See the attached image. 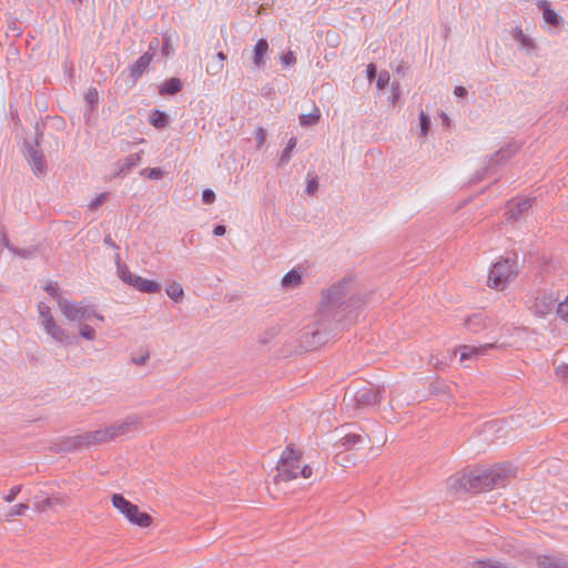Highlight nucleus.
<instances>
[{
    "label": "nucleus",
    "instance_id": "f3484780",
    "mask_svg": "<svg viewBox=\"0 0 568 568\" xmlns=\"http://www.w3.org/2000/svg\"><path fill=\"white\" fill-rule=\"evenodd\" d=\"M538 7L542 11L544 20L548 24L557 28V27H559L564 22V19L557 12H555L551 9V6H550L549 1L540 0L538 2Z\"/></svg>",
    "mask_w": 568,
    "mask_h": 568
},
{
    "label": "nucleus",
    "instance_id": "864d4df0",
    "mask_svg": "<svg viewBox=\"0 0 568 568\" xmlns=\"http://www.w3.org/2000/svg\"><path fill=\"white\" fill-rule=\"evenodd\" d=\"M0 244L4 247H7L11 253L13 252L14 247L10 241L7 239L6 234H2V237L0 239Z\"/></svg>",
    "mask_w": 568,
    "mask_h": 568
},
{
    "label": "nucleus",
    "instance_id": "72a5a7b5",
    "mask_svg": "<svg viewBox=\"0 0 568 568\" xmlns=\"http://www.w3.org/2000/svg\"><path fill=\"white\" fill-rule=\"evenodd\" d=\"M38 312L42 325L45 324L48 320H54L51 314L50 307L44 302H40L38 304Z\"/></svg>",
    "mask_w": 568,
    "mask_h": 568
},
{
    "label": "nucleus",
    "instance_id": "ddd939ff",
    "mask_svg": "<svg viewBox=\"0 0 568 568\" xmlns=\"http://www.w3.org/2000/svg\"><path fill=\"white\" fill-rule=\"evenodd\" d=\"M489 324L490 321L481 313H474L464 322L466 329L474 334L483 332Z\"/></svg>",
    "mask_w": 568,
    "mask_h": 568
},
{
    "label": "nucleus",
    "instance_id": "5fc2aeb1",
    "mask_svg": "<svg viewBox=\"0 0 568 568\" xmlns=\"http://www.w3.org/2000/svg\"><path fill=\"white\" fill-rule=\"evenodd\" d=\"M367 78L373 80L376 77V67L374 63H369L366 69Z\"/></svg>",
    "mask_w": 568,
    "mask_h": 568
},
{
    "label": "nucleus",
    "instance_id": "f704fd0d",
    "mask_svg": "<svg viewBox=\"0 0 568 568\" xmlns=\"http://www.w3.org/2000/svg\"><path fill=\"white\" fill-rule=\"evenodd\" d=\"M29 509V505L26 503H20L13 506L10 511L6 515L7 520L14 516H23L24 513Z\"/></svg>",
    "mask_w": 568,
    "mask_h": 568
},
{
    "label": "nucleus",
    "instance_id": "6e6552de",
    "mask_svg": "<svg viewBox=\"0 0 568 568\" xmlns=\"http://www.w3.org/2000/svg\"><path fill=\"white\" fill-rule=\"evenodd\" d=\"M102 438L100 430H91L82 434L68 436L59 443V452H77L88 448L92 445H101Z\"/></svg>",
    "mask_w": 568,
    "mask_h": 568
},
{
    "label": "nucleus",
    "instance_id": "c85d7f7f",
    "mask_svg": "<svg viewBox=\"0 0 568 568\" xmlns=\"http://www.w3.org/2000/svg\"><path fill=\"white\" fill-rule=\"evenodd\" d=\"M150 123L156 129H163L169 123V116L166 113L155 110L150 118Z\"/></svg>",
    "mask_w": 568,
    "mask_h": 568
},
{
    "label": "nucleus",
    "instance_id": "20e7f679",
    "mask_svg": "<svg viewBox=\"0 0 568 568\" xmlns=\"http://www.w3.org/2000/svg\"><path fill=\"white\" fill-rule=\"evenodd\" d=\"M301 452L286 447L277 466V476L284 481L295 479L298 476L310 478L313 474L312 467L308 465L301 466Z\"/></svg>",
    "mask_w": 568,
    "mask_h": 568
},
{
    "label": "nucleus",
    "instance_id": "6e6d98bb",
    "mask_svg": "<svg viewBox=\"0 0 568 568\" xmlns=\"http://www.w3.org/2000/svg\"><path fill=\"white\" fill-rule=\"evenodd\" d=\"M148 359H149V354H145L140 357H133L132 363L140 366V365H144Z\"/></svg>",
    "mask_w": 568,
    "mask_h": 568
},
{
    "label": "nucleus",
    "instance_id": "09e8293b",
    "mask_svg": "<svg viewBox=\"0 0 568 568\" xmlns=\"http://www.w3.org/2000/svg\"><path fill=\"white\" fill-rule=\"evenodd\" d=\"M202 201L205 204L213 203L215 201V193H214V191H212L210 189L204 190L203 193H202Z\"/></svg>",
    "mask_w": 568,
    "mask_h": 568
},
{
    "label": "nucleus",
    "instance_id": "39448f33",
    "mask_svg": "<svg viewBox=\"0 0 568 568\" xmlns=\"http://www.w3.org/2000/svg\"><path fill=\"white\" fill-rule=\"evenodd\" d=\"M58 306L63 316L70 322H83L97 318L100 322L104 321V316L99 314L92 304H88L84 301L73 302L60 297L58 300Z\"/></svg>",
    "mask_w": 568,
    "mask_h": 568
},
{
    "label": "nucleus",
    "instance_id": "e2e57ef3",
    "mask_svg": "<svg viewBox=\"0 0 568 568\" xmlns=\"http://www.w3.org/2000/svg\"><path fill=\"white\" fill-rule=\"evenodd\" d=\"M429 364H432L435 368L442 369V367L445 365L440 363L436 357L432 356L429 359Z\"/></svg>",
    "mask_w": 568,
    "mask_h": 568
},
{
    "label": "nucleus",
    "instance_id": "f8f14e48",
    "mask_svg": "<svg viewBox=\"0 0 568 568\" xmlns=\"http://www.w3.org/2000/svg\"><path fill=\"white\" fill-rule=\"evenodd\" d=\"M45 333L58 344L68 346L74 343L75 336L69 334V332L60 326L54 320H48L42 325Z\"/></svg>",
    "mask_w": 568,
    "mask_h": 568
},
{
    "label": "nucleus",
    "instance_id": "4c0bfd02",
    "mask_svg": "<svg viewBox=\"0 0 568 568\" xmlns=\"http://www.w3.org/2000/svg\"><path fill=\"white\" fill-rule=\"evenodd\" d=\"M85 101L91 105L93 109L99 101V93L95 88H90L88 92L85 93Z\"/></svg>",
    "mask_w": 568,
    "mask_h": 568
},
{
    "label": "nucleus",
    "instance_id": "423d86ee",
    "mask_svg": "<svg viewBox=\"0 0 568 568\" xmlns=\"http://www.w3.org/2000/svg\"><path fill=\"white\" fill-rule=\"evenodd\" d=\"M112 505L116 508L131 524L146 528L152 524V517L140 511L139 507L125 499L120 494H114L111 498Z\"/></svg>",
    "mask_w": 568,
    "mask_h": 568
},
{
    "label": "nucleus",
    "instance_id": "9d476101",
    "mask_svg": "<svg viewBox=\"0 0 568 568\" xmlns=\"http://www.w3.org/2000/svg\"><path fill=\"white\" fill-rule=\"evenodd\" d=\"M42 138V132L39 131L38 125L36 126V138L32 142L26 140L24 141V156L29 162L33 173L36 175H44L47 173V165L44 162L43 153L40 149V139Z\"/></svg>",
    "mask_w": 568,
    "mask_h": 568
},
{
    "label": "nucleus",
    "instance_id": "473e14b6",
    "mask_svg": "<svg viewBox=\"0 0 568 568\" xmlns=\"http://www.w3.org/2000/svg\"><path fill=\"white\" fill-rule=\"evenodd\" d=\"M79 335L87 341H94L97 337L95 331L89 324H80Z\"/></svg>",
    "mask_w": 568,
    "mask_h": 568
},
{
    "label": "nucleus",
    "instance_id": "0e129e2a",
    "mask_svg": "<svg viewBox=\"0 0 568 568\" xmlns=\"http://www.w3.org/2000/svg\"><path fill=\"white\" fill-rule=\"evenodd\" d=\"M216 58L219 59V62L223 63V61L226 59V55L223 52H219Z\"/></svg>",
    "mask_w": 568,
    "mask_h": 568
},
{
    "label": "nucleus",
    "instance_id": "37998d69",
    "mask_svg": "<svg viewBox=\"0 0 568 568\" xmlns=\"http://www.w3.org/2000/svg\"><path fill=\"white\" fill-rule=\"evenodd\" d=\"M44 290L52 297L57 298V301L61 297L58 292V284L54 282H48L44 286Z\"/></svg>",
    "mask_w": 568,
    "mask_h": 568
},
{
    "label": "nucleus",
    "instance_id": "6ab92c4d",
    "mask_svg": "<svg viewBox=\"0 0 568 568\" xmlns=\"http://www.w3.org/2000/svg\"><path fill=\"white\" fill-rule=\"evenodd\" d=\"M267 51H268V42L263 38L257 40L256 44L254 45V50H253V63H254L255 68H257V69L264 68V65H265L264 55L267 53Z\"/></svg>",
    "mask_w": 568,
    "mask_h": 568
},
{
    "label": "nucleus",
    "instance_id": "4be33fe9",
    "mask_svg": "<svg viewBox=\"0 0 568 568\" xmlns=\"http://www.w3.org/2000/svg\"><path fill=\"white\" fill-rule=\"evenodd\" d=\"M182 90V82L179 78L168 79L159 89L161 95H174Z\"/></svg>",
    "mask_w": 568,
    "mask_h": 568
},
{
    "label": "nucleus",
    "instance_id": "bb28decb",
    "mask_svg": "<svg viewBox=\"0 0 568 568\" xmlns=\"http://www.w3.org/2000/svg\"><path fill=\"white\" fill-rule=\"evenodd\" d=\"M363 443V437L358 434H346L343 436L337 444H339L345 449H352L355 446Z\"/></svg>",
    "mask_w": 568,
    "mask_h": 568
},
{
    "label": "nucleus",
    "instance_id": "f03ea898",
    "mask_svg": "<svg viewBox=\"0 0 568 568\" xmlns=\"http://www.w3.org/2000/svg\"><path fill=\"white\" fill-rule=\"evenodd\" d=\"M506 481V474L499 468L484 470L477 474L453 476L448 479L449 487L455 491L464 490L474 493L504 487Z\"/></svg>",
    "mask_w": 568,
    "mask_h": 568
},
{
    "label": "nucleus",
    "instance_id": "a211bd4d",
    "mask_svg": "<svg viewBox=\"0 0 568 568\" xmlns=\"http://www.w3.org/2000/svg\"><path fill=\"white\" fill-rule=\"evenodd\" d=\"M68 504H69V498L67 496H53V497H48L40 503H37L34 505V507H36L37 511L44 513L45 510H48L49 508H52L54 506L67 507Z\"/></svg>",
    "mask_w": 568,
    "mask_h": 568
},
{
    "label": "nucleus",
    "instance_id": "a878e982",
    "mask_svg": "<svg viewBox=\"0 0 568 568\" xmlns=\"http://www.w3.org/2000/svg\"><path fill=\"white\" fill-rule=\"evenodd\" d=\"M302 283V276L296 270L287 272L282 278V285L286 288H295Z\"/></svg>",
    "mask_w": 568,
    "mask_h": 568
},
{
    "label": "nucleus",
    "instance_id": "1a4fd4ad",
    "mask_svg": "<svg viewBox=\"0 0 568 568\" xmlns=\"http://www.w3.org/2000/svg\"><path fill=\"white\" fill-rule=\"evenodd\" d=\"M347 398L349 402L354 403L355 408L373 407L381 402V389L372 384H367L355 392L348 389L344 396V402Z\"/></svg>",
    "mask_w": 568,
    "mask_h": 568
},
{
    "label": "nucleus",
    "instance_id": "603ef678",
    "mask_svg": "<svg viewBox=\"0 0 568 568\" xmlns=\"http://www.w3.org/2000/svg\"><path fill=\"white\" fill-rule=\"evenodd\" d=\"M222 69H223V63L217 62V63H213L212 65L207 67V72L211 74H217L222 71Z\"/></svg>",
    "mask_w": 568,
    "mask_h": 568
},
{
    "label": "nucleus",
    "instance_id": "4468645a",
    "mask_svg": "<svg viewBox=\"0 0 568 568\" xmlns=\"http://www.w3.org/2000/svg\"><path fill=\"white\" fill-rule=\"evenodd\" d=\"M495 344H484L480 346H470V345H463L458 347V351L460 352V362H465L469 358H477L480 356H484L488 349L495 348Z\"/></svg>",
    "mask_w": 568,
    "mask_h": 568
},
{
    "label": "nucleus",
    "instance_id": "8fccbe9b",
    "mask_svg": "<svg viewBox=\"0 0 568 568\" xmlns=\"http://www.w3.org/2000/svg\"><path fill=\"white\" fill-rule=\"evenodd\" d=\"M255 139L257 141V146L261 148L266 139V131L263 128H258L255 132Z\"/></svg>",
    "mask_w": 568,
    "mask_h": 568
},
{
    "label": "nucleus",
    "instance_id": "e433bc0d",
    "mask_svg": "<svg viewBox=\"0 0 568 568\" xmlns=\"http://www.w3.org/2000/svg\"><path fill=\"white\" fill-rule=\"evenodd\" d=\"M558 316L568 323V295L566 298L557 305Z\"/></svg>",
    "mask_w": 568,
    "mask_h": 568
},
{
    "label": "nucleus",
    "instance_id": "cd10ccee",
    "mask_svg": "<svg viewBox=\"0 0 568 568\" xmlns=\"http://www.w3.org/2000/svg\"><path fill=\"white\" fill-rule=\"evenodd\" d=\"M165 291L168 296L175 302L182 301L184 296V290L182 285L178 282H172L171 284H169Z\"/></svg>",
    "mask_w": 568,
    "mask_h": 568
},
{
    "label": "nucleus",
    "instance_id": "4d7b16f0",
    "mask_svg": "<svg viewBox=\"0 0 568 568\" xmlns=\"http://www.w3.org/2000/svg\"><path fill=\"white\" fill-rule=\"evenodd\" d=\"M225 233H226V227L222 224H219L213 229V234L215 236H223Z\"/></svg>",
    "mask_w": 568,
    "mask_h": 568
},
{
    "label": "nucleus",
    "instance_id": "2eb2a0df",
    "mask_svg": "<svg viewBox=\"0 0 568 568\" xmlns=\"http://www.w3.org/2000/svg\"><path fill=\"white\" fill-rule=\"evenodd\" d=\"M153 60V54L150 52H144L130 68V77L133 82H136L138 79L146 71L150 63Z\"/></svg>",
    "mask_w": 568,
    "mask_h": 568
},
{
    "label": "nucleus",
    "instance_id": "a19ab883",
    "mask_svg": "<svg viewBox=\"0 0 568 568\" xmlns=\"http://www.w3.org/2000/svg\"><path fill=\"white\" fill-rule=\"evenodd\" d=\"M161 52H162V55H164V57H169L173 52V48H172V44H171V39L168 36L163 37V43H162Z\"/></svg>",
    "mask_w": 568,
    "mask_h": 568
},
{
    "label": "nucleus",
    "instance_id": "13d9d810",
    "mask_svg": "<svg viewBox=\"0 0 568 568\" xmlns=\"http://www.w3.org/2000/svg\"><path fill=\"white\" fill-rule=\"evenodd\" d=\"M103 243L110 247H113L115 250H119V246L115 244V242L112 240L111 235L108 234L104 236Z\"/></svg>",
    "mask_w": 568,
    "mask_h": 568
},
{
    "label": "nucleus",
    "instance_id": "052dcab7",
    "mask_svg": "<svg viewBox=\"0 0 568 568\" xmlns=\"http://www.w3.org/2000/svg\"><path fill=\"white\" fill-rule=\"evenodd\" d=\"M160 41L156 37L152 38V40L149 43V50L150 51H156L159 49Z\"/></svg>",
    "mask_w": 568,
    "mask_h": 568
},
{
    "label": "nucleus",
    "instance_id": "3c124183",
    "mask_svg": "<svg viewBox=\"0 0 568 568\" xmlns=\"http://www.w3.org/2000/svg\"><path fill=\"white\" fill-rule=\"evenodd\" d=\"M278 329L276 327H272L265 332V336L260 338L262 344L267 343L271 338H273L277 334Z\"/></svg>",
    "mask_w": 568,
    "mask_h": 568
},
{
    "label": "nucleus",
    "instance_id": "de8ad7c7",
    "mask_svg": "<svg viewBox=\"0 0 568 568\" xmlns=\"http://www.w3.org/2000/svg\"><path fill=\"white\" fill-rule=\"evenodd\" d=\"M388 81H389V74L387 72L379 73L377 82H376L377 88L381 90L385 89V87L388 84Z\"/></svg>",
    "mask_w": 568,
    "mask_h": 568
},
{
    "label": "nucleus",
    "instance_id": "aec40b11",
    "mask_svg": "<svg viewBox=\"0 0 568 568\" xmlns=\"http://www.w3.org/2000/svg\"><path fill=\"white\" fill-rule=\"evenodd\" d=\"M132 286L142 293H158L161 290L158 282L143 278L139 275L134 280V284Z\"/></svg>",
    "mask_w": 568,
    "mask_h": 568
},
{
    "label": "nucleus",
    "instance_id": "79ce46f5",
    "mask_svg": "<svg viewBox=\"0 0 568 568\" xmlns=\"http://www.w3.org/2000/svg\"><path fill=\"white\" fill-rule=\"evenodd\" d=\"M142 173L151 180H159L163 176V171L160 168L146 169Z\"/></svg>",
    "mask_w": 568,
    "mask_h": 568
},
{
    "label": "nucleus",
    "instance_id": "9b49d317",
    "mask_svg": "<svg viewBox=\"0 0 568 568\" xmlns=\"http://www.w3.org/2000/svg\"><path fill=\"white\" fill-rule=\"evenodd\" d=\"M558 298L551 293L538 292L534 296L528 305L529 311L537 317H546L551 314L555 310L557 311Z\"/></svg>",
    "mask_w": 568,
    "mask_h": 568
},
{
    "label": "nucleus",
    "instance_id": "ea45409f",
    "mask_svg": "<svg viewBox=\"0 0 568 568\" xmlns=\"http://www.w3.org/2000/svg\"><path fill=\"white\" fill-rule=\"evenodd\" d=\"M108 197V193H100L99 195H97L94 199H92L89 203V207L91 210H95L98 209L100 205H102V203L106 200Z\"/></svg>",
    "mask_w": 568,
    "mask_h": 568
},
{
    "label": "nucleus",
    "instance_id": "bf43d9fd",
    "mask_svg": "<svg viewBox=\"0 0 568 568\" xmlns=\"http://www.w3.org/2000/svg\"><path fill=\"white\" fill-rule=\"evenodd\" d=\"M454 93L458 98H464L467 95V90L466 88L459 85L455 88Z\"/></svg>",
    "mask_w": 568,
    "mask_h": 568
},
{
    "label": "nucleus",
    "instance_id": "c9c22d12",
    "mask_svg": "<svg viewBox=\"0 0 568 568\" xmlns=\"http://www.w3.org/2000/svg\"><path fill=\"white\" fill-rule=\"evenodd\" d=\"M419 124H420V134L423 136H426L430 129V119L424 111H422L419 113Z\"/></svg>",
    "mask_w": 568,
    "mask_h": 568
},
{
    "label": "nucleus",
    "instance_id": "b1692460",
    "mask_svg": "<svg viewBox=\"0 0 568 568\" xmlns=\"http://www.w3.org/2000/svg\"><path fill=\"white\" fill-rule=\"evenodd\" d=\"M141 161V156L139 153L129 154L126 158L123 159V161L119 162V170L116 172V175L125 174L131 169L136 166Z\"/></svg>",
    "mask_w": 568,
    "mask_h": 568
},
{
    "label": "nucleus",
    "instance_id": "c03bdc74",
    "mask_svg": "<svg viewBox=\"0 0 568 568\" xmlns=\"http://www.w3.org/2000/svg\"><path fill=\"white\" fill-rule=\"evenodd\" d=\"M36 252V248H18V247H14L13 250V254L17 255V256H20V257H32L33 254Z\"/></svg>",
    "mask_w": 568,
    "mask_h": 568
},
{
    "label": "nucleus",
    "instance_id": "58836bf2",
    "mask_svg": "<svg viewBox=\"0 0 568 568\" xmlns=\"http://www.w3.org/2000/svg\"><path fill=\"white\" fill-rule=\"evenodd\" d=\"M317 189H318V180H317V176L314 175L307 180L305 192L308 195H314L316 193Z\"/></svg>",
    "mask_w": 568,
    "mask_h": 568
},
{
    "label": "nucleus",
    "instance_id": "a18cd8bd",
    "mask_svg": "<svg viewBox=\"0 0 568 568\" xmlns=\"http://www.w3.org/2000/svg\"><path fill=\"white\" fill-rule=\"evenodd\" d=\"M281 61L285 67H290L296 63V58L292 51H288L281 57Z\"/></svg>",
    "mask_w": 568,
    "mask_h": 568
},
{
    "label": "nucleus",
    "instance_id": "393cba45",
    "mask_svg": "<svg viewBox=\"0 0 568 568\" xmlns=\"http://www.w3.org/2000/svg\"><path fill=\"white\" fill-rule=\"evenodd\" d=\"M513 38L521 45V48L530 51L535 48V43L534 41L528 38L521 28L519 27H516L514 30H513Z\"/></svg>",
    "mask_w": 568,
    "mask_h": 568
},
{
    "label": "nucleus",
    "instance_id": "5701e85b",
    "mask_svg": "<svg viewBox=\"0 0 568 568\" xmlns=\"http://www.w3.org/2000/svg\"><path fill=\"white\" fill-rule=\"evenodd\" d=\"M115 263L119 277L128 285L132 286L134 284V280L136 278V274L130 272L126 265L121 263L120 254L115 255Z\"/></svg>",
    "mask_w": 568,
    "mask_h": 568
},
{
    "label": "nucleus",
    "instance_id": "f257e3e1",
    "mask_svg": "<svg viewBox=\"0 0 568 568\" xmlns=\"http://www.w3.org/2000/svg\"><path fill=\"white\" fill-rule=\"evenodd\" d=\"M356 302L352 278L345 277L333 284L322 293L316 326L306 329L303 337L312 346L326 343L328 335L348 320Z\"/></svg>",
    "mask_w": 568,
    "mask_h": 568
},
{
    "label": "nucleus",
    "instance_id": "2f4dec72",
    "mask_svg": "<svg viewBox=\"0 0 568 568\" xmlns=\"http://www.w3.org/2000/svg\"><path fill=\"white\" fill-rule=\"evenodd\" d=\"M516 152H517V148L508 146L506 149H501L495 153L491 161H495L496 163L505 162L506 160L511 158Z\"/></svg>",
    "mask_w": 568,
    "mask_h": 568
},
{
    "label": "nucleus",
    "instance_id": "680f3d73",
    "mask_svg": "<svg viewBox=\"0 0 568 568\" xmlns=\"http://www.w3.org/2000/svg\"><path fill=\"white\" fill-rule=\"evenodd\" d=\"M556 373L559 376L566 377L567 374H568V366H566V365L557 366L556 367Z\"/></svg>",
    "mask_w": 568,
    "mask_h": 568
},
{
    "label": "nucleus",
    "instance_id": "0eeeda50",
    "mask_svg": "<svg viewBox=\"0 0 568 568\" xmlns=\"http://www.w3.org/2000/svg\"><path fill=\"white\" fill-rule=\"evenodd\" d=\"M142 423V417L135 414L126 416L124 419L116 420L113 424L100 428V434L102 438V443H109L111 440H114L115 438L126 435L135 429L139 428V426Z\"/></svg>",
    "mask_w": 568,
    "mask_h": 568
},
{
    "label": "nucleus",
    "instance_id": "c756f323",
    "mask_svg": "<svg viewBox=\"0 0 568 568\" xmlns=\"http://www.w3.org/2000/svg\"><path fill=\"white\" fill-rule=\"evenodd\" d=\"M296 143H297V139L296 138H291L286 148L283 150L281 156H280V161H278V165H285L290 162L291 160V156H292V152L293 150L295 149L296 146Z\"/></svg>",
    "mask_w": 568,
    "mask_h": 568
},
{
    "label": "nucleus",
    "instance_id": "49530a36",
    "mask_svg": "<svg viewBox=\"0 0 568 568\" xmlns=\"http://www.w3.org/2000/svg\"><path fill=\"white\" fill-rule=\"evenodd\" d=\"M20 491H21V485H17V486L11 487V489L8 493V495L4 496V500L7 503H12Z\"/></svg>",
    "mask_w": 568,
    "mask_h": 568
},
{
    "label": "nucleus",
    "instance_id": "7c9ffc66",
    "mask_svg": "<svg viewBox=\"0 0 568 568\" xmlns=\"http://www.w3.org/2000/svg\"><path fill=\"white\" fill-rule=\"evenodd\" d=\"M320 116H321L320 110L317 108H315L314 112L307 113V114H302L300 116V124L302 126L314 125L320 120Z\"/></svg>",
    "mask_w": 568,
    "mask_h": 568
},
{
    "label": "nucleus",
    "instance_id": "412c9836",
    "mask_svg": "<svg viewBox=\"0 0 568 568\" xmlns=\"http://www.w3.org/2000/svg\"><path fill=\"white\" fill-rule=\"evenodd\" d=\"M537 562L539 568H568V562L556 556H540Z\"/></svg>",
    "mask_w": 568,
    "mask_h": 568
},
{
    "label": "nucleus",
    "instance_id": "dca6fc26",
    "mask_svg": "<svg viewBox=\"0 0 568 568\" xmlns=\"http://www.w3.org/2000/svg\"><path fill=\"white\" fill-rule=\"evenodd\" d=\"M531 206V201L529 199L520 200L516 203H510L509 207L506 212L507 221H518L521 217V214L526 212Z\"/></svg>",
    "mask_w": 568,
    "mask_h": 568
},
{
    "label": "nucleus",
    "instance_id": "7ed1b4c3",
    "mask_svg": "<svg viewBox=\"0 0 568 568\" xmlns=\"http://www.w3.org/2000/svg\"><path fill=\"white\" fill-rule=\"evenodd\" d=\"M518 256L514 253L506 256L493 264L487 285L497 291H504L507 285L514 281L519 274Z\"/></svg>",
    "mask_w": 568,
    "mask_h": 568
}]
</instances>
